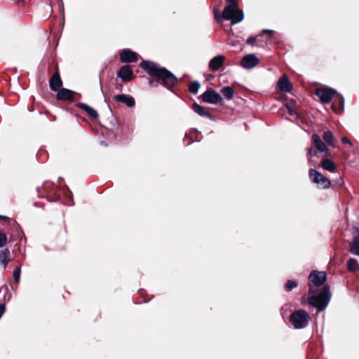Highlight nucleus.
<instances>
[{
  "label": "nucleus",
  "mask_w": 359,
  "mask_h": 359,
  "mask_svg": "<svg viewBox=\"0 0 359 359\" xmlns=\"http://www.w3.org/2000/svg\"><path fill=\"white\" fill-rule=\"evenodd\" d=\"M140 66L151 76H156L161 79V84L168 90H171L177 82V78L172 72L165 67H161L157 63L143 60L140 63Z\"/></svg>",
  "instance_id": "f257e3e1"
},
{
  "label": "nucleus",
  "mask_w": 359,
  "mask_h": 359,
  "mask_svg": "<svg viewBox=\"0 0 359 359\" xmlns=\"http://www.w3.org/2000/svg\"><path fill=\"white\" fill-rule=\"evenodd\" d=\"M331 299V292L327 285L323 286L318 294L311 295L309 297V303L322 311L326 309Z\"/></svg>",
  "instance_id": "f03ea898"
},
{
  "label": "nucleus",
  "mask_w": 359,
  "mask_h": 359,
  "mask_svg": "<svg viewBox=\"0 0 359 359\" xmlns=\"http://www.w3.org/2000/svg\"><path fill=\"white\" fill-rule=\"evenodd\" d=\"M223 18L230 20L232 25L241 22L244 18L242 10L238 8V4H228L223 11Z\"/></svg>",
  "instance_id": "7ed1b4c3"
},
{
  "label": "nucleus",
  "mask_w": 359,
  "mask_h": 359,
  "mask_svg": "<svg viewBox=\"0 0 359 359\" xmlns=\"http://www.w3.org/2000/svg\"><path fill=\"white\" fill-rule=\"evenodd\" d=\"M309 316L302 309H299L290 315V321L295 329H303L309 324Z\"/></svg>",
  "instance_id": "20e7f679"
},
{
  "label": "nucleus",
  "mask_w": 359,
  "mask_h": 359,
  "mask_svg": "<svg viewBox=\"0 0 359 359\" xmlns=\"http://www.w3.org/2000/svg\"><path fill=\"white\" fill-rule=\"evenodd\" d=\"M309 293H314L313 287L323 285L327 280L326 273L324 271H318L313 270L311 272L309 277Z\"/></svg>",
  "instance_id": "39448f33"
},
{
  "label": "nucleus",
  "mask_w": 359,
  "mask_h": 359,
  "mask_svg": "<svg viewBox=\"0 0 359 359\" xmlns=\"http://www.w3.org/2000/svg\"><path fill=\"white\" fill-rule=\"evenodd\" d=\"M310 180L316 184L318 188L328 189L330 187V181L315 169L311 168L309 170Z\"/></svg>",
  "instance_id": "423d86ee"
},
{
  "label": "nucleus",
  "mask_w": 359,
  "mask_h": 359,
  "mask_svg": "<svg viewBox=\"0 0 359 359\" xmlns=\"http://www.w3.org/2000/svg\"><path fill=\"white\" fill-rule=\"evenodd\" d=\"M335 94L337 91L332 88H317L315 92V95L323 104L330 103Z\"/></svg>",
  "instance_id": "0eeeda50"
},
{
  "label": "nucleus",
  "mask_w": 359,
  "mask_h": 359,
  "mask_svg": "<svg viewBox=\"0 0 359 359\" xmlns=\"http://www.w3.org/2000/svg\"><path fill=\"white\" fill-rule=\"evenodd\" d=\"M201 99L204 102L215 104L222 100V97L215 90L210 89L201 95Z\"/></svg>",
  "instance_id": "6e6552de"
},
{
  "label": "nucleus",
  "mask_w": 359,
  "mask_h": 359,
  "mask_svg": "<svg viewBox=\"0 0 359 359\" xmlns=\"http://www.w3.org/2000/svg\"><path fill=\"white\" fill-rule=\"evenodd\" d=\"M259 64V59L255 54L245 55L241 61V65L245 69H252Z\"/></svg>",
  "instance_id": "1a4fd4ad"
},
{
  "label": "nucleus",
  "mask_w": 359,
  "mask_h": 359,
  "mask_svg": "<svg viewBox=\"0 0 359 359\" xmlns=\"http://www.w3.org/2000/svg\"><path fill=\"white\" fill-rule=\"evenodd\" d=\"M117 76L124 82L130 81L133 79V71L129 65L121 67L117 72Z\"/></svg>",
  "instance_id": "9d476101"
},
{
  "label": "nucleus",
  "mask_w": 359,
  "mask_h": 359,
  "mask_svg": "<svg viewBox=\"0 0 359 359\" xmlns=\"http://www.w3.org/2000/svg\"><path fill=\"white\" fill-rule=\"evenodd\" d=\"M277 89L281 92L290 93L292 90V84L288 77L284 74L278 80Z\"/></svg>",
  "instance_id": "9b49d317"
},
{
  "label": "nucleus",
  "mask_w": 359,
  "mask_h": 359,
  "mask_svg": "<svg viewBox=\"0 0 359 359\" xmlns=\"http://www.w3.org/2000/svg\"><path fill=\"white\" fill-rule=\"evenodd\" d=\"M312 145L315 147L319 152L328 154V149L320 137L317 134H313L312 137Z\"/></svg>",
  "instance_id": "f8f14e48"
},
{
  "label": "nucleus",
  "mask_w": 359,
  "mask_h": 359,
  "mask_svg": "<svg viewBox=\"0 0 359 359\" xmlns=\"http://www.w3.org/2000/svg\"><path fill=\"white\" fill-rule=\"evenodd\" d=\"M120 60L122 62H134L137 60V54L130 49H125L120 54Z\"/></svg>",
  "instance_id": "ddd939ff"
},
{
  "label": "nucleus",
  "mask_w": 359,
  "mask_h": 359,
  "mask_svg": "<svg viewBox=\"0 0 359 359\" xmlns=\"http://www.w3.org/2000/svg\"><path fill=\"white\" fill-rule=\"evenodd\" d=\"M76 94V92L71 90L67 88H60L56 95V99L57 100H67L71 101L73 100L74 95Z\"/></svg>",
  "instance_id": "4468645a"
},
{
  "label": "nucleus",
  "mask_w": 359,
  "mask_h": 359,
  "mask_svg": "<svg viewBox=\"0 0 359 359\" xmlns=\"http://www.w3.org/2000/svg\"><path fill=\"white\" fill-rule=\"evenodd\" d=\"M114 98L116 102L125 104L128 107H133L135 104L134 97L126 94H118L115 95Z\"/></svg>",
  "instance_id": "2eb2a0df"
},
{
  "label": "nucleus",
  "mask_w": 359,
  "mask_h": 359,
  "mask_svg": "<svg viewBox=\"0 0 359 359\" xmlns=\"http://www.w3.org/2000/svg\"><path fill=\"white\" fill-rule=\"evenodd\" d=\"M62 82L58 72H55L50 79L49 86L51 90L57 92L62 88Z\"/></svg>",
  "instance_id": "dca6fc26"
},
{
  "label": "nucleus",
  "mask_w": 359,
  "mask_h": 359,
  "mask_svg": "<svg viewBox=\"0 0 359 359\" xmlns=\"http://www.w3.org/2000/svg\"><path fill=\"white\" fill-rule=\"evenodd\" d=\"M224 60L225 57L222 55H219L212 57L209 62V69L212 71L218 70L223 65Z\"/></svg>",
  "instance_id": "f3484780"
},
{
  "label": "nucleus",
  "mask_w": 359,
  "mask_h": 359,
  "mask_svg": "<svg viewBox=\"0 0 359 359\" xmlns=\"http://www.w3.org/2000/svg\"><path fill=\"white\" fill-rule=\"evenodd\" d=\"M76 106L81 109L84 110L91 118H98L97 112L90 106L82 102H79L76 104Z\"/></svg>",
  "instance_id": "a211bd4d"
},
{
  "label": "nucleus",
  "mask_w": 359,
  "mask_h": 359,
  "mask_svg": "<svg viewBox=\"0 0 359 359\" xmlns=\"http://www.w3.org/2000/svg\"><path fill=\"white\" fill-rule=\"evenodd\" d=\"M321 167L323 169L332 173H334L337 171V168L334 163L328 158L323 159L321 161Z\"/></svg>",
  "instance_id": "6ab92c4d"
},
{
  "label": "nucleus",
  "mask_w": 359,
  "mask_h": 359,
  "mask_svg": "<svg viewBox=\"0 0 359 359\" xmlns=\"http://www.w3.org/2000/svg\"><path fill=\"white\" fill-rule=\"evenodd\" d=\"M10 257L11 253L9 250L4 249L0 250V265H1L4 269H6Z\"/></svg>",
  "instance_id": "aec40b11"
},
{
  "label": "nucleus",
  "mask_w": 359,
  "mask_h": 359,
  "mask_svg": "<svg viewBox=\"0 0 359 359\" xmlns=\"http://www.w3.org/2000/svg\"><path fill=\"white\" fill-rule=\"evenodd\" d=\"M349 252L356 255L359 254V229L357 235L354 236L352 242L350 243Z\"/></svg>",
  "instance_id": "412c9836"
},
{
  "label": "nucleus",
  "mask_w": 359,
  "mask_h": 359,
  "mask_svg": "<svg viewBox=\"0 0 359 359\" xmlns=\"http://www.w3.org/2000/svg\"><path fill=\"white\" fill-rule=\"evenodd\" d=\"M193 109L195 113H196L197 114L202 117H206L209 118H212V115L210 114V113H209L208 111L205 110V109L203 107L199 105L196 102L194 103Z\"/></svg>",
  "instance_id": "4be33fe9"
},
{
  "label": "nucleus",
  "mask_w": 359,
  "mask_h": 359,
  "mask_svg": "<svg viewBox=\"0 0 359 359\" xmlns=\"http://www.w3.org/2000/svg\"><path fill=\"white\" fill-rule=\"evenodd\" d=\"M221 93L224 97L225 99L230 100L233 97L234 90L233 88L230 86H224L221 90Z\"/></svg>",
  "instance_id": "5701e85b"
},
{
  "label": "nucleus",
  "mask_w": 359,
  "mask_h": 359,
  "mask_svg": "<svg viewBox=\"0 0 359 359\" xmlns=\"http://www.w3.org/2000/svg\"><path fill=\"white\" fill-rule=\"evenodd\" d=\"M323 138L325 140V142L330 146L334 147V135L333 133L330 131H325L323 135Z\"/></svg>",
  "instance_id": "b1692460"
},
{
  "label": "nucleus",
  "mask_w": 359,
  "mask_h": 359,
  "mask_svg": "<svg viewBox=\"0 0 359 359\" xmlns=\"http://www.w3.org/2000/svg\"><path fill=\"white\" fill-rule=\"evenodd\" d=\"M348 269L350 271H357L359 270V263L356 259L350 258L347 262Z\"/></svg>",
  "instance_id": "393cba45"
},
{
  "label": "nucleus",
  "mask_w": 359,
  "mask_h": 359,
  "mask_svg": "<svg viewBox=\"0 0 359 359\" xmlns=\"http://www.w3.org/2000/svg\"><path fill=\"white\" fill-rule=\"evenodd\" d=\"M201 87V84L198 81H192L189 86V90L193 93L196 94L198 93L199 88Z\"/></svg>",
  "instance_id": "a878e982"
},
{
  "label": "nucleus",
  "mask_w": 359,
  "mask_h": 359,
  "mask_svg": "<svg viewBox=\"0 0 359 359\" xmlns=\"http://www.w3.org/2000/svg\"><path fill=\"white\" fill-rule=\"evenodd\" d=\"M337 99L338 100V102L339 104V106H340V109L339 110H337L334 106L332 107L334 111H336L337 112H341L344 110V97L342 96V95L341 94H339L337 93Z\"/></svg>",
  "instance_id": "bb28decb"
},
{
  "label": "nucleus",
  "mask_w": 359,
  "mask_h": 359,
  "mask_svg": "<svg viewBox=\"0 0 359 359\" xmlns=\"http://www.w3.org/2000/svg\"><path fill=\"white\" fill-rule=\"evenodd\" d=\"M285 107L288 111V114L290 116H294L296 118H299V114H297V111L294 109L293 105L291 103H287L285 104Z\"/></svg>",
  "instance_id": "cd10ccee"
},
{
  "label": "nucleus",
  "mask_w": 359,
  "mask_h": 359,
  "mask_svg": "<svg viewBox=\"0 0 359 359\" xmlns=\"http://www.w3.org/2000/svg\"><path fill=\"white\" fill-rule=\"evenodd\" d=\"M297 286V283L292 280H288L285 283V289L287 291H291Z\"/></svg>",
  "instance_id": "c85d7f7f"
},
{
  "label": "nucleus",
  "mask_w": 359,
  "mask_h": 359,
  "mask_svg": "<svg viewBox=\"0 0 359 359\" xmlns=\"http://www.w3.org/2000/svg\"><path fill=\"white\" fill-rule=\"evenodd\" d=\"M213 13L215 15V18L217 22H222V20H224L223 18V13L220 15L219 11L217 8H215L213 9Z\"/></svg>",
  "instance_id": "c756f323"
},
{
  "label": "nucleus",
  "mask_w": 359,
  "mask_h": 359,
  "mask_svg": "<svg viewBox=\"0 0 359 359\" xmlns=\"http://www.w3.org/2000/svg\"><path fill=\"white\" fill-rule=\"evenodd\" d=\"M20 273H21L20 267H17L13 271V278H14L15 283H18L20 281Z\"/></svg>",
  "instance_id": "7c9ffc66"
},
{
  "label": "nucleus",
  "mask_w": 359,
  "mask_h": 359,
  "mask_svg": "<svg viewBox=\"0 0 359 359\" xmlns=\"http://www.w3.org/2000/svg\"><path fill=\"white\" fill-rule=\"evenodd\" d=\"M6 242V235L3 231H0V248L4 246Z\"/></svg>",
  "instance_id": "2f4dec72"
},
{
  "label": "nucleus",
  "mask_w": 359,
  "mask_h": 359,
  "mask_svg": "<svg viewBox=\"0 0 359 359\" xmlns=\"http://www.w3.org/2000/svg\"><path fill=\"white\" fill-rule=\"evenodd\" d=\"M313 145L307 149V154L310 156H314L316 155V151L313 150Z\"/></svg>",
  "instance_id": "473e14b6"
},
{
  "label": "nucleus",
  "mask_w": 359,
  "mask_h": 359,
  "mask_svg": "<svg viewBox=\"0 0 359 359\" xmlns=\"http://www.w3.org/2000/svg\"><path fill=\"white\" fill-rule=\"evenodd\" d=\"M255 41H256V38L254 37V36H250L249 37L247 41H246V43L250 46H254L255 45Z\"/></svg>",
  "instance_id": "72a5a7b5"
},
{
  "label": "nucleus",
  "mask_w": 359,
  "mask_h": 359,
  "mask_svg": "<svg viewBox=\"0 0 359 359\" xmlns=\"http://www.w3.org/2000/svg\"><path fill=\"white\" fill-rule=\"evenodd\" d=\"M149 84L152 87H157L159 84L158 81L150 79L149 81Z\"/></svg>",
  "instance_id": "f704fd0d"
},
{
  "label": "nucleus",
  "mask_w": 359,
  "mask_h": 359,
  "mask_svg": "<svg viewBox=\"0 0 359 359\" xmlns=\"http://www.w3.org/2000/svg\"><path fill=\"white\" fill-rule=\"evenodd\" d=\"M5 305L4 304H0V318L2 317L4 313L5 312Z\"/></svg>",
  "instance_id": "c9c22d12"
},
{
  "label": "nucleus",
  "mask_w": 359,
  "mask_h": 359,
  "mask_svg": "<svg viewBox=\"0 0 359 359\" xmlns=\"http://www.w3.org/2000/svg\"><path fill=\"white\" fill-rule=\"evenodd\" d=\"M341 142L344 144H349L352 145V143L346 137H343L341 138Z\"/></svg>",
  "instance_id": "e433bc0d"
},
{
  "label": "nucleus",
  "mask_w": 359,
  "mask_h": 359,
  "mask_svg": "<svg viewBox=\"0 0 359 359\" xmlns=\"http://www.w3.org/2000/svg\"><path fill=\"white\" fill-rule=\"evenodd\" d=\"M262 33L263 34H269L270 35H272L273 33V31L271 30V29H263Z\"/></svg>",
  "instance_id": "4c0bfd02"
},
{
  "label": "nucleus",
  "mask_w": 359,
  "mask_h": 359,
  "mask_svg": "<svg viewBox=\"0 0 359 359\" xmlns=\"http://www.w3.org/2000/svg\"><path fill=\"white\" fill-rule=\"evenodd\" d=\"M229 4H238L236 0H226Z\"/></svg>",
  "instance_id": "58836bf2"
},
{
  "label": "nucleus",
  "mask_w": 359,
  "mask_h": 359,
  "mask_svg": "<svg viewBox=\"0 0 359 359\" xmlns=\"http://www.w3.org/2000/svg\"><path fill=\"white\" fill-rule=\"evenodd\" d=\"M15 2L19 3L22 1L23 0H13Z\"/></svg>",
  "instance_id": "ea45409f"
},
{
  "label": "nucleus",
  "mask_w": 359,
  "mask_h": 359,
  "mask_svg": "<svg viewBox=\"0 0 359 359\" xmlns=\"http://www.w3.org/2000/svg\"><path fill=\"white\" fill-rule=\"evenodd\" d=\"M101 144H102V145H104V146H107V144H106L105 142H101Z\"/></svg>",
  "instance_id": "a19ab883"
},
{
  "label": "nucleus",
  "mask_w": 359,
  "mask_h": 359,
  "mask_svg": "<svg viewBox=\"0 0 359 359\" xmlns=\"http://www.w3.org/2000/svg\"><path fill=\"white\" fill-rule=\"evenodd\" d=\"M357 255H358V256H359V254H358Z\"/></svg>",
  "instance_id": "79ce46f5"
},
{
  "label": "nucleus",
  "mask_w": 359,
  "mask_h": 359,
  "mask_svg": "<svg viewBox=\"0 0 359 359\" xmlns=\"http://www.w3.org/2000/svg\"><path fill=\"white\" fill-rule=\"evenodd\" d=\"M0 217H1V216H0Z\"/></svg>",
  "instance_id": "37998d69"
}]
</instances>
